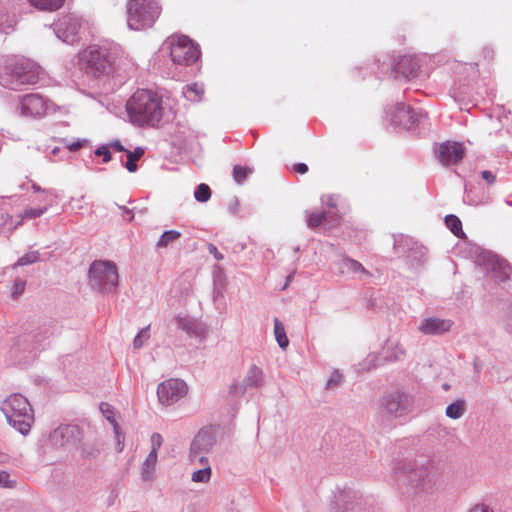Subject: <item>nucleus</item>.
Returning a JSON list of instances; mask_svg holds the SVG:
<instances>
[{
    "label": "nucleus",
    "instance_id": "09e8293b",
    "mask_svg": "<svg viewBox=\"0 0 512 512\" xmlns=\"http://www.w3.org/2000/svg\"><path fill=\"white\" fill-rule=\"evenodd\" d=\"M33 189H34L35 191H39V190H40V188H39L38 186H36V185H34V186H33Z\"/></svg>",
    "mask_w": 512,
    "mask_h": 512
},
{
    "label": "nucleus",
    "instance_id": "f704fd0d",
    "mask_svg": "<svg viewBox=\"0 0 512 512\" xmlns=\"http://www.w3.org/2000/svg\"><path fill=\"white\" fill-rule=\"evenodd\" d=\"M163 442L162 436L159 433H154L151 436L152 449L158 452Z\"/></svg>",
    "mask_w": 512,
    "mask_h": 512
},
{
    "label": "nucleus",
    "instance_id": "cd10ccee",
    "mask_svg": "<svg viewBox=\"0 0 512 512\" xmlns=\"http://www.w3.org/2000/svg\"><path fill=\"white\" fill-rule=\"evenodd\" d=\"M195 199L199 202H206L211 197V189L207 184H200L195 193H194Z\"/></svg>",
    "mask_w": 512,
    "mask_h": 512
},
{
    "label": "nucleus",
    "instance_id": "7ed1b4c3",
    "mask_svg": "<svg viewBox=\"0 0 512 512\" xmlns=\"http://www.w3.org/2000/svg\"><path fill=\"white\" fill-rule=\"evenodd\" d=\"M0 410L5 415L9 424L21 434L29 432L33 422V412L28 400L21 394L9 395L0 405Z\"/></svg>",
    "mask_w": 512,
    "mask_h": 512
},
{
    "label": "nucleus",
    "instance_id": "a18cd8bd",
    "mask_svg": "<svg viewBox=\"0 0 512 512\" xmlns=\"http://www.w3.org/2000/svg\"><path fill=\"white\" fill-rule=\"evenodd\" d=\"M84 142L85 141H76V142L70 143L67 147L70 151H77L83 147Z\"/></svg>",
    "mask_w": 512,
    "mask_h": 512
},
{
    "label": "nucleus",
    "instance_id": "20e7f679",
    "mask_svg": "<svg viewBox=\"0 0 512 512\" xmlns=\"http://www.w3.org/2000/svg\"><path fill=\"white\" fill-rule=\"evenodd\" d=\"M79 65L86 74L101 77L114 71L115 61L106 49L90 46L80 53Z\"/></svg>",
    "mask_w": 512,
    "mask_h": 512
},
{
    "label": "nucleus",
    "instance_id": "4468645a",
    "mask_svg": "<svg viewBox=\"0 0 512 512\" xmlns=\"http://www.w3.org/2000/svg\"><path fill=\"white\" fill-rule=\"evenodd\" d=\"M451 325L452 322L450 320L428 318L421 323L419 329L425 334H440L449 331Z\"/></svg>",
    "mask_w": 512,
    "mask_h": 512
},
{
    "label": "nucleus",
    "instance_id": "ea45409f",
    "mask_svg": "<svg viewBox=\"0 0 512 512\" xmlns=\"http://www.w3.org/2000/svg\"><path fill=\"white\" fill-rule=\"evenodd\" d=\"M481 176L488 184H493L496 181V176L491 171L485 170Z\"/></svg>",
    "mask_w": 512,
    "mask_h": 512
},
{
    "label": "nucleus",
    "instance_id": "de8ad7c7",
    "mask_svg": "<svg viewBox=\"0 0 512 512\" xmlns=\"http://www.w3.org/2000/svg\"><path fill=\"white\" fill-rule=\"evenodd\" d=\"M399 355H403L404 354V350L402 348H399Z\"/></svg>",
    "mask_w": 512,
    "mask_h": 512
},
{
    "label": "nucleus",
    "instance_id": "f3484780",
    "mask_svg": "<svg viewBox=\"0 0 512 512\" xmlns=\"http://www.w3.org/2000/svg\"><path fill=\"white\" fill-rule=\"evenodd\" d=\"M30 4L42 11H56L60 9L65 0H29Z\"/></svg>",
    "mask_w": 512,
    "mask_h": 512
},
{
    "label": "nucleus",
    "instance_id": "393cba45",
    "mask_svg": "<svg viewBox=\"0 0 512 512\" xmlns=\"http://www.w3.org/2000/svg\"><path fill=\"white\" fill-rule=\"evenodd\" d=\"M181 236V233L176 231V230H169V231H166L164 232L161 237L159 238L158 242H157V247L159 248H165L167 247L170 243L178 240Z\"/></svg>",
    "mask_w": 512,
    "mask_h": 512
},
{
    "label": "nucleus",
    "instance_id": "c756f323",
    "mask_svg": "<svg viewBox=\"0 0 512 512\" xmlns=\"http://www.w3.org/2000/svg\"><path fill=\"white\" fill-rule=\"evenodd\" d=\"M38 258H39V254L37 252H29V253L25 254L24 256H22L21 258H19V260L17 261V265L24 266V265L35 263L38 260Z\"/></svg>",
    "mask_w": 512,
    "mask_h": 512
},
{
    "label": "nucleus",
    "instance_id": "dca6fc26",
    "mask_svg": "<svg viewBox=\"0 0 512 512\" xmlns=\"http://www.w3.org/2000/svg\"><path fill=\"white\" fill-rule=\"evenodd\" d=\"M100 410H101L102 414L104 415V417L113 426L114 432L116 435L118 450L122 451L124 435L120 432V427L115 419V413H114L113 407L108 403H101Z\"/></svg>",
    "mask_w": 512,
    "mask_h": 512
},
{
    "label": "nucleus",
    "instance_id": "473e14b6",
    "mask_svg": "<svg viewBox=\"0 0 512 512\" xmlns=\"http://www.w3.org/2000/svg\"><path fill=\"white\" fill-rule=\"evenodd\" d=\"M95 154L97 156H102L104 163H108L111 160V158H112L111 157V152L109 151V146L108 145H103V146L98 147L95 150Z\"/></svg>",
    "mask_w": 512,
    "mask_h": 512
},
{
    "label": "nucleus",
    "instance_id": "39448f33",
    "mask_svg": "<svg viewBox=\"0 0 512 512\" xmlns=\"http://www.w3.org/2000/svg\"><path fill=\"white\" fill-rule=\"evenodd\" d=\"M161 13L155 0H130L127 4V25L132 30L151 26Z\"/></svg>",
    "mask_w": 512,
    "mask_h": 512
},
{
    "label": "nucleus",
    "instance_id": "58836bf2",
    "mask_svg": "<svg viewBox=\"0 0 512 512\" xmlns=\"http://www.w3.org/2000/svg\"><path fill=\"white\" fill-rule=\"evenodd\" d=\"M292 171L298 174H305L308 172V166L305 163H297L292 166Z\"/></svg>",
    "mask_w": 512,
    "mask_h": 512
},
{
    "label": "nucleus",
    "instance_id": "72a5a7b5",
    "mask_svg": "<svg viewBox=\"0 0 512 512\" xmlns=\"http://www.w3.org/2000/svg\"><path fill=\"white\" fill-rule=\"evenodd\" d=\"M156 462H157V451H155V449H151L144 465L147 468H153L155 466Z\"/></svg>",
    "mask_w": 512,
    "mask_h": 512
},
{
    "label": "nucleus",
    "instance_id": "c85d7f7f",
    "mask_svg": "<svg viewBox=\"0 0 512 512\" xmlns=\"http://www.w3.org/2000/svg\"><path fill=\"white\" fill-rule=\"evenodd\" d=\"M325 218H326V214L324 212H322V213H318V212L311 213L309 215V217H308V220H307L308 226L311 227V228H316L321 223H323Z\"/></svg>",
    "mask_w": 512,
    "mask_h": 512
},
{
    "label": "nucleus",
    "instance_id": "bb28decb",
    "mask_svg": "<svg viewBox=\"0 0 512 512\" xmlns=\"http://www.w3.org/2000/svg\"><path fill=\"white\" fill-rule=\"evenodd\" d=\"M207 455L208 454L190 451L189 459L191 464H193L195 468L206 467L210 466Z\"/></svg>",
    "mask_w": 512,
    "mask_h": 512
},
{
    "label": "nucleus",
    "instance_id": "b1692460",
    "mask_svg": "<svg viewBox=\"0 0 512 512\" xmlns=\"http://www.w3.org/2000/svg\"><path fill=\"white\" fill-rule=\"evenodd\" d=\"M212 475L211 467H199L191 475V480L198 483H207Z\"/></svg>",
    "mask_w": 512,
    "mask_h": 512
},
{
    "label": "nucleus",
    "instance_id": "79ce46f5",
    "mask_svg": "<svg viewBox=\"0 0 512 512\" xmlns=\"http://www.w3.org/2000/svg\"><path fill=\"white\" fill-rule=\"evenodd\" d=\"M208 250L211 254L214 255V257L217 259V260H222L223 259V255L218 251L217 247L213 244H209L208 246Z\"/></svg>",
    "mask_w": 512,
    "mask_h": 512
},
{
    "label": "nucleus",
    "instance_id": "49530a36",
    "mask_svg": "<svg viewBox=\"0 0 512 512\" xmlns=\"http://www.w3.org/2000/svg\"><path fill=\"white\" fill-rule=\"evenodd\" d=\"M54 195L52 193L46 192V200H49V202H52ZM51 203H49L50 205Z\"/></svg>",
    "mask_w": 512,
    "mask_h": 512
},
{
    "label": "nucleus",
    "instance_id": "2f4dec72",
    "mask_svg": "<svg viewBox=\"0 0 512 512\" xmlns=\"http://www.w3.org/2000/svg\"><path fill=\"white\" fill-rule=\"evenodd\" d=\"M47 206L44 208H31L24 211L23 218H37L44 214L47 210Z\"/></svg>",
    "mask_w": 512,
    "mask_h": 512
},
{
    "label": "nucleus",
    "instance_id": "f03ea898",
    "mask_svg": "<svg viewBox=\"0 0 512 512\" xmlns=\"http://www.w3.org/2000/svg\"><path fill=\"white\" fill-rule=\"evenodd\" d=\"M127 111L133 123L154 125L162 117L161 100L152 91L138 90L129 99Z\"/></svg>",
    "mask_w": 512,
    "mask_h": 512
},
{
    "label": "nucleus",
    "instance_id": "aec40b11",
    "mask_svg": "<svg viewBox=\"0 0 512 512\" xmlns=\"http://www.w3.org/2000/svg\"><path fill=\"white\" fill-rule=\"evenodd\" d=\"M445 224L447 228L458 238H465V233L462 229L461 220L455 215H447L445 217Z\"/></svg>",
    "mask_w": 512,
    "mask_h": 512
},
{
    "label": "nucleus",
    "instance_id": "4c0bfd02",
    "mask_svg": "<svg viewBox=\"0 0 512 512\" xmlns=\"http://www.w3.org/2000/svg\"><path fill=\"white\" fill-rule=\"evenodd\" d=\"M348 264H349V268L355 272H357V271L366 272L365 268L362 266V264L356 260L349 259Z\"/></svg>",
    "mask_w": 512,
    "mask_h": 512
},
{
    "label": "nucleus",
    "instance_id": "37998d69",
    "mask_svg": "<svg viewBox=\"0 0 512 512\" xmlns=\"http://www.w3.org/2000/svg\"><path fill=\"white\" fill-rule=\"evenodd\" d=\"M109 147L114 148L115 150L119 152H126L127 150L124 148V146L120 143V141L115 140L108 144Z\"/></svg>",
    "mask_w": 512,
    "mask_h": 512
},
{
    "label": "nucleus",
    "instance_id": "a19ab883",
    "mask_svg": "<svg viewBox=\"0 0 512 512\" xmlns=\"http://www.w3.org/2000/svg\"><path fill=\"white\" fill-rule=\"evenodd\" d=\"M469 512H493V510L485 504H476Z\"/></svg>",
    "mask_w": 512,
    "mask_h": 512
},
{
    "label": "nucleus",
    "instance_id": "e433bc0d",
    "mask_svg": "<svg viewBox=\"0 0 512 512\" xmlns=\"http://www.w3.org/2000/svg\"><path fill=\"white\" fill-rule=\"evenodd\" d=\"M0 486L3 487H12V481L10 480V475L6 472L0 473Z\"/></svg>",
    "mask_w": 512,
    "mask_h": 512
},
{
    "label": "nucleus",
    "instance_id": "4be33fe9",
    "mask_svg": "<svg viewBox=\"0 0 512 512\" xmlns=\"http://www.w3.org/2000/svg\"><path fill=\"white\" fill-rule=\"evenodd\" d=\"M263 380V372L260 368L253 365L250 367L248 374L245 378L246 386H257L261 384Z\"/></svg>",
    "mask_w": 512,
    "mask_h": 512
},
{
    "label": "nucleus",
    "instance_id": "2eb2a0df",
    "mask_svg": "<svg viewBox=\"0 0 512 512\" xmlns=\"http://www.w3.org/2000/svg\"><path fill=\"white\" fill-rule=\"evenodd\" d=\"M215 440L207 431H200L191 443L190 451L208 454L212 449Z\"/></svg>",
    "mask_w": 512,
    "mask_h": 512
},
{
    "label": "nucleus",
    "instance_id": "423d86ee",
    "mask_svg": "<svg viewBox=\"0 0 512 512\" xmlns=\"http://www.w3.org/2000/svg\"><path fill=\"white\" fill-rule=\"evenodd\" d=\"M89 274L92 285L103 291H111L118 284L117 268L112 262L101 260L93 262Z\"/></svg>",
    "mask_w": 512,
    "mask_h": 512
},
{
    "label": "nucleus",
    "instance_id": "f8f14e48",
    "mask_svg": "<svg viewBox=\"0 0 512 512\" xmlns=\"http://www.w3.org/2000/svg\"><path fill=\"white\" fill-rule=\"evenodd\" d=\"M384 405L387 412L400 415L410 407L411 401L406 394L395 392L385 398Z\"/></svg>",
    "mask_w": 512,
    "mask_h": 512
},
{
    "label": "nucleus",
    "instance_id": "f257e3e1",
    "mask_svg": "<svg viewBox=\"0 0 512 512\" xmlns=\"http://www.w3.org/2000/svg\"><path fill=\"white\" fill-rule=\"evenodd\" d=\"M39 79V66L24 57L6 59L0 70V85L11 90H22L25 86L36 84Z\"/></svg>",
    "mask_w": 512,
    "mask_h": 512
},
{
    "label": "nucleus",
    "instance_id": "0eeeda50",
    "mask_svg": "<svg viewBox=\"0 0 512 512\" xmlns=\"http://www.w3.org/2000/svg\"><path fill=\"white\" fill-rule=\"evenodd\" d=\"M172 61L178 65H190L200 57V50L187 36L173 37L170 41Z\"/></svg>",
    "mask_w": 512,
    "mask_h": 512
},
{
    "label": "nucleus",
    "instance_id": "9d476101",
    "mask_svg": "<svg viewBox=\"0 0 512 512\" xmlns=\"http://www.w3.org/2000/svg\"><path fill=\"white\" fill-rule=\"evenodd\" d=\"M20 106L21 113L25 116L40 117L46 112V102L38 94L25 95Z\"/></svg>",
    "mask_w": 512,
    "mask_h": 512
},
{
    "label": "nucleus",
    "instance_id": "7c9ffc66",
    "mask_svg": "<svg viewBox=\"0 0 512 512\" xmlns=\"http://www.w3.org/2000/svg\"><path fill=\"white\" fill-rule=\"evenodd\" d=\"M149 338V333L147 332V328L142 329L137 336L135 337L133 344L135 348H140L143 346L144 342Z\"/></svg>",
    "mask_w": 512,
    "mask_h": 512
},
{
    "label": "nucleus",
    "instance_id": "5701e85b",
    "mask_svg": "<svg viewBox=\"0 0 512 512\" xmlns=\"http://www.w3.org/2000/svg\"><path fill=\"white\" fill-rule=\"evenodd\" d=\"M465 412V402L457 400L446 408V415L451 419L460 418Z\"/></svg>",
    "mask_w": 512,
    "mask_h": 512
},
{
    "label": "nucleus",
    "instance_id": "1a4fd4ad",
    "mask_svg": "<svg viewBox=\"0 0 512 512\" xmlns=\"http://www.w3.org/2000/svg\"><path fill=\"white\" fill-rule=\"evenodd\" d=\"M439 161L445 165H454L460 162L465 155V148L458 142H444L439 145Z\"/></svg>",
    "mask_w": 512,
    "mask_h": 512
},
{
    "label": "nucleus",
    "instance_id": "c03bdc74",
    "mask_svg": "<svg viewBox=\"0 0 512 512\" xmlns=\"http://www.w3.org/2000/svg\"><path fill=\"white\" fill-rule=\"evenodd\" d=\"M24 288H25L24 282H21V281L16 282L14 285L13 295L16 296V295L21 294L24 291Z\"/></svg>",
    "mask_w": 512,
    "mask_h": 512
},
{
    "label": "nucleus",
    "instance_id": "9b49d317",
    "mask_svg": "<svg viewBox=\"0 0 512 512\" xmlns=\"http://www.w3.org/2000/svg\"><path fill=\"white\" fill-rule=\"evenodd\" d=\"M79 435V429L77 426L64 425L56 428L50 434V441L54 446H64L73 440H76Z\"/></svg>",
    "mask_w": 512,
    "mask_h": 512
},
{
    "label": "nucleus",
    "instance_id": "412c9836",
    "mask_svg": "<svg viewBox=\"0 0 512 512\" xmlns=\"http://www.w3.org/2000/svg\"><path fill=\"white\" fill-rule=\"evenodd\" d=\"M274 335L281 348L285 349L289 345L284 325L278 318L274 319Z\"/></svg>",
    "mask_w": 512,
    "mask_h": 512
},
{
    "label": "nucleus",
    "instance_id": "6e6552de",
    "mask_svg": "<svg viewBox=\"0 0 512 512\" xmlns=\"http://www.w3.org/2000/svg\"><path fill=\"white\" fill-rule=\"evenodd\" d=\"M188 392L187 385L179 379H168L159 384L157 389L158 400L162 405H172Z\"/></svg>",
    "mask_w": 512,
    "mask_h": 512
},
{
    "label": "nucleus",
    "instance_id": "c9c22d12",
    "mask_svg": "<svg viewBox=\"0 0 512 512\" xmlns=\"http://www.w3.org/2000/svg\"><path fill=\"white\" fill-rule=\"evenodd\" d=\"M340 381H341V375L337 372L333 373L327 382V386L329 388H334L340 383Z\"/></svg>",
    "mask_w": 512,
    "mask_h": 512
},
{
    "label": "nucleus",
    "instance_id": "a878e982",
    "mask_svg": "<svg viewBox=\"0 0 512 512\" xmlns=\"http://www.w3.org/2000/svg\"><path fill=\"white\" fill-rule=\"evenodd\" d=\"M250 173H252V169L246 166L235 165L232 170L233 179L238 184H242Z\"/></svg>",
    "mask_w": 512,
    "mask_h": 512
},
{
    "label": "nucleus",
    "instance_id": "a211bd4d",
    "mask_svg": "<svg viewBox=\"0 0 512 512\" xmlns=\"http://www.w3.org/2000/svg\"><path fill=\"white\" fill-rule=\"evenodd\" d=\"M145 151L142 147H136L133 151H126L127 161L125 163V168L133 173L137 170V161L144 155Z\"/></svg>",
    "mask_w": 512,
    "mask_h": 512
},
{
    "label": "nucleus",
    "instance_id": "6ab92c4d",
    "mask_svg": "<svg viewBox=\"0 0 512 512\" xmlns=\"http://www.w3.org/2000/svg\"><path fill=\"white\" fill-rule=\"evenodd\" d=\"M177 324L179 328L186 331L189 334L199 335L202 332V328L199 327L192 319L187 316H178Z\"/></svg>",
    "mask_w": 512,
    "mask_h": 512
},
{
    "label": "nucleus",
    "instance_id": "ddd939ff",
    "mask_svg": "<svg viewBox=\"0 0 512 512\" xmlns=\"http://www.w3.org/2000/svg\"><path fill=\"white\" fill-rule=\"evenodd\" d=\"M419 63L416 57L411 55L401 56L394 65V71L405 78L417 76Z\"/></svg>",
    "mask_w": 512,
    "mask_h": 512
}]
</instances>
